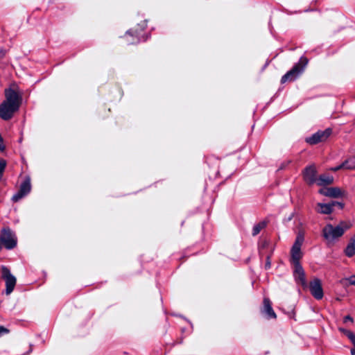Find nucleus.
I'll return each mask as SVG.
<instances>
[{"label": "nucleus", "instance_id": "1", "mask_svg": "<svg viewBox=\"0 0 355 355\" xmlns=\"http://www.w3.org/2000/svg\"><path fill=\"white\" fill-rule=\"evenodd\" d=\"M6 99L0 104V117L5 121L12 118L21 104V97L13 89L5 91Z\"/></svg>", "mask_w": 355, "mask_h": 355}, {"label": "nucleus", "instance_id": "2", "mask_svg": "<svg viewBox=\"0 0 355 355\" xmlns=\"http://www.w3.org/2000/svg\"><path fill=\"white\" fill-rule=\"evenodd\" d=\"M352 227V223L349 221H341L334 227L331 224H327L322 229V236L327 242H334L341 237L345 231Z\"/></svg>", "mask_w": 355, "mask_h": 355}, {"label": "nucleus", "instance_id": "3", "mask_svg": "<svg viewBox=\"0 0 355 355\" xmlns=\"http://www.w3.org/2000/svg\"><path fill=\"white\" fill-rule=\"evenodd\" d=\"M306 64L307 60L302 58L299 63L296 64L290 71L282 76L281 83H285L287 81L291 82L295 80L302 73Z\"/></svg>", "mask_w": 355, "mask_h": 355}, {"label": "nucleus", "instance_id": "4", "mask_svg": "<svg viewBox=\"0 0 355 355\" xmlns=\"http://www.w3.org/2000/svg\"><path fill=\"white\" fill-rule=\"evenodd\" d=\"M1 275L6 282V294L9 295L15 287L17 279L6 266H2L1 268Z\"/></svg>", "mask_w": 355, "mask_h": 355}, {"label": "nucleus", "instance_id": "5", "mask_svg": "<svg viewBox=\"0 0 355 355\" xmlns=\"http://www.w3.org/2000/svg\"><path fill=\"white\" fill-rule=\"evenodd\" d=\"M1 241L7 249H12L16 246L17 240L15 235L9 228H4L1 231Z\"/></svg>", "mask_w": 355, "mask_h": 355}, {"label": "nucleus", "instance_id": "6", "mask_svg": "<svg viewBox=\"0 0 355 355\" xmlns=\"http://www.w3.org/2000/svg\"><path fill=\"white\" fill-rule=\"evenodd\" d=\"M31 190V178L29 177H26L23 182L20 185L19 190L17 193H15L12 200L13 202H17L28 193H30Z\"/></svg>", "mask_w": 355, "mask_h": 355}, {"label": "nucleus", "instance_id": "7", "mask_svg": "<svg viewBox=\"0 0 355 355\" xmlns=\"http://www.w3.org/2000/svg\"><path fill=\"white\" fill-rule=\"evenodd\" d=\"M331 134V130L327 129L324 131H318L312 136L306 137V141L309 144H316L320 141L326 140Z\"/></svg>", "mask_w": 355, "mask_h": 355}, {"label": "nucleus", "instance_id": "8", "mask_svg": "<svg viewBox=\"0 0 355 355\" xmlns=\"http://www.w3.org/2000/svg\"><path fill=\"white\" fill-rule=\"evenodd\" d=\"M309 289L311 295L317 300H321L323 297V290L321 281L315 278L310 282Z\"/></svg>", "mask_w": 355, "mask_h": 355}, {"label": "nucleus", "instance_id": "9", "mask_svg": "<svg viewBox=\"0 0 355 355\" xmlns=\"http://www.w3.org/2000/svg\"><path fill=\"white\" fill-rule=\"evenodd\" d=\"M317 169L315 165L306 167L303 171L304 181L309 184H313L316 182Z\"/></svg>", "mask_w": 355, "mask_h": 355}, {"label": "nucleus", "instance_id": "10", "mask_svg": "<svg viewBox=\"0 0 355 355\" xmlns=\"http://www.w3.org/2000/svg\"><path fill=\"white\" fill-rule=\"evenodd\" d=\"M294 277L297 284L302 286H306L305 273L300 263L294 265Z\"/></svg>", "mask_w": 355, "mask_h": 355}, {"label": "nucleus", "instance_id": "11", "mask_svg": "<svg viewBox=\"0 0 355 355\" xmlns=\"http://www.w3.org/2000/svg\"><path fill=\"white\" fill-rule=\"evenodd\" d=\"M335 203H321L318 202L316 204L315 211L322 214H330L334 211Z\"/></svg>", "mask_w": 355, "mask_h": 355}, {"label": "nucleus", "instance_id": "12", "mask_svg": "<svg viewBox=\"0 0 355 355\" xmlns=\"http://www.w3.org/2000/svg\"><path fill=\"white\" fill-rule=\"evenodd\" d=\"M334 182V178L331 175L323 174L317 178L316 183L318 186H326L332 184Z\"/></svg>", "mask_w": 355, "mask_h": 355}, {"label": "nucleus", "instance_id": "13", "mask_svg": "<svg viewBox=\"0 0 355 355\" xmlns=\"http://www.w3.org/2000/svg\"><path fill=\"white\" fill-rule=\"evenodd\" d=\"M263 312L267 314L268 318H276V314L271 306V303L268 298H264L263 300Z\"/></svg>", "mask_w": 355, "mask_h": 355}, {"label": "nucleus", "instance_id": "14", "mask_svg": "<svg viewBox=\"0 0 355 355\" xmlns=\"http://www.w3.org/2000/svg\"><path fill=\"white\" fill-rule=\"evenodd\" d=\"M291 253L293 265L300 263V259L302 257L301 248L293 245Z\"/></svg>", "mask_w": 355, "mask_h": 355}, {"label": "nucleus", "instance_id": "15", "mask_svg": "<svg viewBox=\"0 0 355 355\" xmlns=\"http://www.w3.org/2000/svg\"><path fill=\"white\" fill-rule=\"evenodd\" d=\"M345 252L348 257H352L355 255V234L350 239L345 250Z\"/></svg>", "mask_w": 355, "mask_h": 355}, {"label": "nucleus", "instance_id": "16", "mask_svg": "<svg viewBox=\"0 0 355 355\" xmlns=\"http://www.w3.org/2000/svg\"><path fill=\"white\" fill-rule=\"evenodd\" d=\"M340 331L343 332L353 344L354 347L351 349V354L355 355V334H354L352 331L344 329H340Z\"/></svg>", "mask_w": 355, "mask_h": 355}, {"label": "nucleus", "instance_id": "17", "mask_svg": "<svg viewBox=\"0 0 355 355\" xmlns=\"http://www.w3.org/2000/svg\"><path fill=\"white\" fill-rule=\"evenodd\" d=\"M345 192L339 187H330L329 197L340 198L345 196Z\"/></svg>", "mask_w": 355, "mask_h": 355}, {"label": "nucleus", "instance_id": "18", "mask_svg": "<svg viewBox=\"0 0 355 355\" xmlns=\"http://www.w3.org/2000/svg\"><path fill=\"white\" fill-rule=\"evenodd\" d=\"M343 164L345 170H355V156L349 157Z\"/></svg>", "mask_w": 355, "mask_h": 355}, {"label": "nucleus", "instance_id": "19", "mask_svg": "<svg viewBox=\"0 0 355 355\" xmlns=\"http://www.w3.org/2000/svg\"><path fill=\"white\" fill-rule=\"evenodd\" d=\"M266 226V223L265 221H261L257 224H256L252 229V235H257L262 229H263Z\"/></svg>", "mask_w": 355, "mask_h": 355}, {"label": "nucleus", "instance_id": "20", "mask_svg": "<svg viewBox=\"0 0 355 355\" xmlns=\"http://www.w3.org/2000/svg\"><path fill=\"white\" fill-rule=\"evenodd\" d=\"M341 282L344 285H354L355 286V275H352L349 277L345 278L341 280Z\"/></svg>", "mask_w": 355, "mask_h": 355}, {"label": "nucleus", "instance_id": "21", "mask_svg": "<svg viewBox=\"0 0 355 355\" xmlns=\"http://www.w3.org/2000/svg\"><path fill=\"white\" fill-rule=\"evenodd\" d=\"M304 242V235L302 234H298L295 241L293 244V246L301 248L302 243Z\"/></svg>", "mask_w": 355, "mask_h": 355}, {"label": "nucleus", "instance_id": "22", "mask_svg": "<svg viewBox=\"0 0 355 355\" xmlns=\"http://www.w3.org/2000/svg\"><path fill=\"white\" fill-rule=\"evenodd\" d=\"M330 187L322 188L318 191V193L324 196L329 197Z\"/></svg>", "mask_w": 355, "mask_h": 355}, {"label": "nucleus", "instance_id": "23", "mask_svg": "<svg viewBox=\"0 0 355 355\" xmlns=\"http://www.w3.org/2000/svg\"><path fill=\"white\" fill-rule=\"evenodd\" d=\"M6 166V162L4 159H0V180Z\"/></svg>", "mask_w": 355, "mask_h": 355}, {"label": "nucleus", "instance_id": "24", "mask_svg": "<svg viewBox=\"0 0 355 355\" xmlns=\"http://www.w3.org/2000/svg\"><path fill=\"white\" fill-rule=\"evenodd\" d=\"M340 169H345V166H344L343 162L341 164H340L336 167H332L330 168V170L332 171H337Z\"/></svg>", "mask_w": 355, "mask_h": 355}, {"label": "nucleus", "instance_id": "25", "mask_svg": "<svg viewBox=\"0 0 355 355\" xmlns=\"http://www.w3.org/2000/svg\"><path fill=\"white\" fill-rule=\"evenodd\" d=\"M5 150V146L3 144V139L0 135V150L3 151Z\"/></svg>", "mask_w": 355, "mask_h": 355}, {"label": "nucleus", "instance_id": "26", "mask_svg": "<svg viewBox=\"0 0 355 355\" xmlns=\"http://www.w3.org/2000/svg\"><path fill=\"white\" fill-rule=\"evenodd\" d=\"M343 321L344 322H347L348 321L349 322H353V319L351 316L349 315H346L344 319H343Z\"/></svg>", "mask_w": 355, "mask_h": 355}, {"label": "nucleus", "instance_id": "27", "mask_svg": "<svg viewBox=\"0 0 355 355\" xmlns=\"http://www.w3.org/2000/svg\"><path fill=\"white\" fill-rule=\"evenodd\" d=\"M332 203H335V206L337 205L338 206L340 209H343L344 207V204L342 203V202H336V201H334L332 202Z\"/></svg>", "mask_w": 355, "mask_h": 355}, {"label": "nucleus", "instance_id": "28", "mask_svg": "<svg viewBox=\"0 0 355 355\" xmlns=\"http://www.w3.org/2000/svg\"><path fill=\"white\" fill-rule=\"evenodd\" d=\"M270 265H271V263H270V261L269 260V257H267V261H266V266H265L266 269L270 268Z\"/></svg>", "mask_w": 355, "mask_h": 355}, {"label": "nucleus", "instance_id": "29", "mask_svg": "<svg viewBox=\"0 0 355 355\" xmlns=\"http://www.w3.org/2000/svg\"><path fill=\"white\" fill-rule=\"evenodd\" d=\"M8 331L7 329L4 328L2 326H0V336L3 333H7Z\"/></svg>", "mask_w": 355, "mask_h": 355}, {"label": "nucleus", "instance_id": "30", "mask_svg": "<svg viewBox=\"0 0 355 355\" xmlns=\"http://www.w3.org/2000/svg\"><path fill=\"white\" fill-rule=\"evenodd\" d=\"M146 26V21H144V22L142 24V25H141V28L143 29V28H144Z\"/></svg>", "mask_w": 355, "mask_h": 355}, {"label": "nucleus", "instance_id": "31", "mask_svg": "<svg viewBox=\"0 0 355 355\" xmlns=\"http://www.w3.org/2000/svg\"><path fill=\"white\" fill-rule=\"evenodd\" d=\"M139 41V40H137V42H138ZM130 43L134 44V43H136V42L132 41V42H130Z\"/></svg>", "mask_w": 355, "mask_h": 355}, {"label": "nucleus", "instance_id": "32", "mask_svg": "<svg viewBox=\"0 0 355 355\" xmlns=\"http://www.w3.org/2000/svg\"><path fill=\"white\" fill-rule=\"evenodd\" d=\"M131 33H132V32H131V31H127V33H127V34H128V35H130V34H131Z\"/></svg>", "mask_w": 355, "mask_h": 355}, {"label": "nucleus", "instance_id": "33", "mask_svg": "<svg viewBox=\"0 0 355 355\" xmlns=\"http://www.w3.org/2000/svg\"><path fill=\"white\" fill-rule=\"evenodd\" d=\"M31 351H32V347H31V346H30V349H29V351H28V353H30Z\"/></svg>", "mask_w": 355, "mask_h": 355}]
</instances>
